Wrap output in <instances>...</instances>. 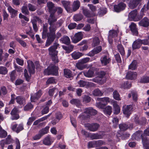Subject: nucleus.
Wrapping results in <instances>:
<instances>
[{"instance_id":"obj_30","label":"nucleus","mask_w":149,"mask_h":149,"mask_svg":"<svg viewBox=\"0 0 149 149\" xmlns=\"http://www.w3.org/2000/svg\"><path fill=\"white\" fill-rule=\"evenodd\" d=\"M117 49L118 52L122 56L125 55V52L124 48L123 45L121 44H119L117 46Z\"/></svg>"},{"instance_id":"obj_18","label":"nucleus","mask_w":149,"mask_h":149,"mask_svg":"<svg viewBox=\"0 0 149 149\" xmlns=\"http://www.w3.org/2000/svg\"><path fill=\"white\" fill-rule=\"evenodd\" d=\"M49 12L50 14H54L56 12V7L54 6V4L52 2H49L47 3Z\"/></svg>"},{"instance_id":"obj_49","label":"nucleus","mask_w":149,"mask_h":149,"mask_svg":"<svg viewBox=\"0 0 149 149\" xmlns=\"http://www.w3.org/2000/svg\"><path fill=\"white\" fill-rule=\"evenodd\" d=\"M83 18V16L81 14H77L73 17L74 20L76 21L81 20Z\"/></svg>"},{"instance_id":"obj_34","label":"nucleus","mask_w":149,"mask_h":149,"mask_svg":"<svg viewBox=\"0 0 149 149\" xmlns=\"http://www.w3.org/2000/svg\"><path fill=\"white\" fill-rule=\"evenodd\" d=\"M80 6V2L79 1L77 0L74 1L72 6V10L73 11H75L78 9Z\"/></svg>"},{"instance_id":"obj_25","label":"nucleus","mask_w":149,"mask_h":149,"mask_svg":"<svg viewBox=\"0 0 149 149\" xmlns=\"http://www.w3.org/2000/svg\"><path fill=\"white\" fill-rule=\"evenodd\" d=\"M113 106L114 108V113L116 114H118L120 112V109L119 106L117 102L115 101L113 103Z\"/></svg>"},{"instance_id":"obj_63","label":"nucleus","mask_w":149,"mask_h":149,"mask_svg":"<svg viewBox=\"0 0 149 149\" xmlns=\"http://www.w3.org/2000/svg\"><path fill=\"white\" fill-rule=\"evenodd\" d=\"M16 40L23 47H25L26 46V42L24 41L21 40L20 38H17L16 39Z\"/></svg>"},{"instance_id":"obj_6","label":"nucleus","mask_w":149,"mask_h":149,"mask_svg":"<svg viewBox=\"0 0 149 149\" xmlns=\"http://www.w3.org/2000/svg\"><path fill=\"white\" fill-rule=\"evenodd\" d=\"M84 113L87 115L86 116L85 114H83L81 115V117L83 118L84 117V118H89L91 116L96 115L97 111L92 107H89L85 109Z\"/></svg>"},{"instance_id":"obj_29","label":"nucleus","mask_w":149,"mask_h":149,"mask_svg":"<svg viewBox=\"0 0 149 149\" xmlns=\"http://www.w3.org/2000/svg\"><path fill=\"white\" fill-rule=\"evenodd\" d=\"M50 115V114H49L36 120L34 122L33 125H39L40 122L43 121L47 119L49 116Z\"/></svg>"},{"instance_id":"obj_48","label":"nucleus","mask_w":149,"mask_h":149,"mask_svg":"<svg viewBox=\"0 0 149 149\" xmlns=\"http://www.w3.org/2000/svg\"><path fill=\"white\" fill-rule=\"evenodd\" d=\"M118 35L117 32L114 30H111L109 32V38H115Z\"/></svg>"},{"instance_id":"obj_9","label":"nucleus","mask_w":149,"mask_h":149,"mask_svg":"<svg viewBox=\"0 0 149 149\" xmlns=\"http://www.w3.org/2000/svg\"><path fill=\"white\" fill-rule=\"evenodd\" d=\"M100 61L101 63L103 66H106L111 61L108 54L104 55L101 57Z\"/></svg>"},{"instance_id":"obj_56","label":"nucleus","mask_w":149,"mask_h":149,"mask_svg":"<svg viewBox=\"0 0 149 149\" xmlns=\"http://www.w3.org/2000/svg\"><path fill=\"white\" fill-rule=\"evenodd\" d=\"M15 73L16 71L15 70H13L10 72V79L12 82H13L15 79Z\"/></svg>"},{"instance_id":"obj_20","label":"nucleus","mask_w":149,"mask_h":149,"mask_svg":"<svg viewBox=\"0 0 149 149\" xmlns=\"http://www.w3.org/2000/svg\"><path fill=\"white\" fill-rule=\"evenodd\" d=\"M9 12L10 13L12 18H14L17 16L18 11L13 8L11 6H9L7 8Z\"/></svg>"},{"instance_id":"obj_16","label":"nucleus","mask_w":149,"mask_h":149,"mask_svg":"<svg viewBox=\"0 0 149 149\" xmlns=\"http://www.w3.org/2000/svg\"><path fill=\"white\" fill-rule=\"evenodd\" d=\"M137 75V74L136 72L130 71L127 72L126 78L131 80H134L136 79Z\"/></svg>"},{"instance_id":"obj_3","label":"nucleus","mask_w":149,"mask_h":149,"mask_svg":"<svg viewBox=\"0 0 149 149\" xmlns=\"http://www.w3.org/2000/svg\"><path fill=\"white\" fill-rule=\"evenodd\" d=\"M57 21V18L55 16L54 14H50L48 19V22L50 25L49 30L50 31L56 30Z\"/></svg>"},{"instance_id":"obj_36","label":"nucleus","mask_w":149,"mask_h":149,"mask_svg":"<svg viewBox=\"0 0 149 149\" xmlns=\"http://www.w3.org/2000/svg\"><path fill=\"white\" fill-rule=\"evenodd\" d=\"M70 102L72 104H74L77 107L81 105L80 101L78 99H73L70 100Z\"/></svg>"},{"instance_id":"obj_13","label":"nucleus","mask_w":149,"mask_h":149,"mask_svg":"<svg viewBox=\"0 0 149 149\" xmlns=\"http://www.w3.org/2000/svg\"><path fill=\"white\" fill-rule=\"evenodd\" d=\"M141 1V0H130L128 4L129 8L131 9H134L136 7Z\"/></svg>"},{"instance_id":"obj_22","label":"nucleus","mask_w":149,"mask_h":149,"mask_svg":"<svg viewBox=\"0 0 149 149\" xmlns=\"http://www.w3.org/2000/svg\"><path fill=\"white\" fill-rule=\"evenodd\" d=\"M141 39H138L135 40L132 45V47L133 50L140 48L142 45Z\"/></svg>"},{"instance_id":"obj_42","label":"nucleus","mask_w":149,"mask_h":149,"mask_svg":"<svg viewBox=\"0 0 149 149\" xmlns=\"http://www.w3.org/2000/svg\"><path fill=\"white\" fill-rule=\"evenodd\" d=\"M21 10L22 13L24 15H28L29 14L27 6H23Z\"/></svg>"},{"instance_id":"obj_7","label":"nucleus","mask_w":149,"mask_h":149,"mask_svg":"<svg viewBox=\"0 0 149 149\" xmlns=\"http://www.w3.org/2000/svg\"><path fill=\"white\" fill-rule=\"evenodd\" d=\"M133 110V106L132 105H125L123 107V113L127 118L131 114Z\"/></svg>"},{"instance_id":"obj_31","label":"nucleus","mask_w":149,"mask_h":149,"mask_svg":"<svg viewBox=\"0 0 149 149\" xmlns=\"http://www.w3.org/2000/svg\"><path fill=\"white\" fill-rule=\"evenodd\" d=\"M51 138L49 136H48L45 138L43 141V143L46 146H49L52 144Z\"/></svg>"},{"instance_id":"obj_26","label":"nucleus","mask_w":149,"mask_h":149,"mask_svg":"<svg viewBox=\"0 0 149 149\" xmlns=\"http://www.w3.org/2000/svg\"><path fill=\"white\" fill-rule=\"evenodd\" d=\"M137 14V10L135 9L132 11L128 15V17L129 18L135 20Z\"/></svg>"},{"instance_id":"obj_60","label":"nucleus","mask_w":149,"mask_h":149,"mask_svg":"<svg viewBox=\"0 0 149 149\" xmlns=\"http://www.w3.org/2000/svg\"><path fill=\"white\" fill-rule=\"evenodd\" d=\"M12 139L11 138V136L10 135H8L6 139L5 140V144H10L12 142Z\"/></svg>"},{"instance_id":"obj_19","label":"nucleus","mask_w":149,"mask_h":149,"mask_svg":"<svg viewBox=\"0 0 149 149\" xmlns=\"http://www.w3.org/2000/svg\"><path fill=\"white\" fill-rule=\"evenodd\" d=\"M27 62L28 64L29 71L30 74L34 73L35 67L33 62L30 60L27 61Z\"/></svg>"},{"instance_id":"obj_55","label":"nucleus","mask_w":149,"mask_h":149,"mask_svg":"<svg viewBox=\"0 0 149 149\" xmlns=\"http://www.w3.org/2000/svg\"><path fill=\"white\" fill-rule=\"evenodd\" d=\"M91 100V97L88 95H84L83 97V102L85 103H89Z\"/></svg>"},{"instance_id":"obj_61","label":"nucleus","mask_w":149,"mask_h":149,"mask_svg":"<svg viewBox=\"0 0 149 149\" xmlns=\"http://www.w3.org/2000/svg\"><path fill=\"white\" fill-rule=\"evenodd\" d=\"M33 108V106L30 102L28 103L24 107V110L25 111H28Z\"/></svg>"},{"instance_id":"obj_35","label":"nucleus","mask_w":149,"mask_h":149,"mask_svg":"<svg viewBox=\"0 0 149 149\" xmlns=\"http://www.w3.org/2000/svg\"><path fill=\"white\" fill-rule=\"evenodd\" d=\"M61 3L67 11H68V10L70 9V1H61Z\"/></svg>"},{"instance_id":"obj_50","label":"nucleus","mask_w":149,"mask_h":149,"mask_svg":"<svg viewBox=\"0 0 149 149\" xmlns=\"http://www.w3.org/2000/svg\"><path fill=\"white\" fill-rule=\"evenodd\" d=\"M93 93L95 96H101L103 95V93L98 88L94 90Z\"/></svg>"},{"instance_id":"obj_28","label":"nucleus","mask_w":149,"mask_h":149,"mask_svg":"<svg viewBox=\"0 0 149 149\" xmlns=\"http://www.w3.org/2000/svg\"><path fill=\"white\" fill-rule=\"evenodd\" d=\"M137 61L135 60L133 61L129 66V69H130L132 70H135L137 68Z\"/></svg>"},{"instance_id":"obj_43","label":"nucleus","mask_w":149,"mask_h":149,"mask_svg":"<svg viewBox=\"0 0 149 149\" xmlns=\"http://www.w3.org/2000/svg\"><path fill=\"white\" fill-rule=\"evenodd\" d=\"M62 47L66 52L68 53H70L72 50L74 48V46L71 45L68 46L63 45L62 46Z\"/></svg>"},{"instance_id":"obj_57","label":"nucleus","mask_w":149,"mask_h":149,"mask_svg":"<svg viewBox=\"0 0 149 149\" xmlns=\"http://www.w3.org/2000/svg\"><path fill=\"white\" fill-rule=\"evenodd\" d=\"M56 91H58V89L56 87H54L53 88L49 89L48 93L49 95L50 96H52L54 94V93Z\"/></svg>"},{"instance_id":"obj_62","label":"nucleus","mask_w":149,"mask_h":149,"mask_svg":"<svg viewBox=\"0 0 149 149\" xmlns=\"http://www.w3.org/2000/svg\"><path fill=\"white\" fill-rule=\"evenodd\" d=\"M33 21H34L35 23H37V21L39 23H42L41 20L37 16H34L33 17V19L31 20V22H33Z\"/></svg>"},{"instance_id":"obj_59","label":"nucleus","mask_w":149,"mask_h":149,"mask_svg":"<svg viewBox=\"0 0 149 149\" xmlns=\"http://www.w3.org/2000/svg\"><path fill=\"white\" fill-rule=\"evenodd\" d=\"M90 80L97 83H100L101 84L103 83L102 81H101V79L99 77H97L91 79Z\"/></svg>"},{"instance_id":"obj_54","label":"nucleus","mask_w":149,"mask_h":149,"mask_svg":"<svg viewBox=\"0 0 149 149\" xmlns=\"http://www.w3.org/2000/svg\"><path fill=\"white\" fill-rule=\"evenodd\" d=\"M8 70L5 67L0 66V74L5 75L7 73Z\"/></svg>"},{"instance_id":"obj_27","label":"nucleus","mask_w":149,"mask_h":149,"mask_svg":"<svg viewBox=\"0 0 149 149\" xmlns=\"http://www.w3.org/2000/svg\"><path fill=\"white\" fill-rule=\"evenodd\" d=\"M83 55L82 53L78 52H74L71 54L72 57L75 60L79 58Z\"/></svg>"},{"instance_id":"obj_32","label":"nucleus","mask_w":149,"mask_h":149,"mask_svg":"<svg viewBox=\"0 0 149 149\" xmlns=\"http://www.w3.org/2000/svg\"><path fill=\"white\" fill-rule=\"evenodd\" d=\"M76 66L78 69L82 70L86 68L87 67V65H86L83 64L79 61L76 63Z\"/></svg>"},{"instance_id":"obj_38","label":"nucleus","mask_w":149,"mask_h":149,"mask_svg":"<svg viewBox=\"0 0 149 149\" xmlns=\"http://www.w3.org/2000/svg\"><path fill=\"white\" fill-rule=\"evenodd\" d=\"M49 128V126H47L45 128L42 129L39 131V132L42 136L44 134H47L48 132Z\"/></svg>"},{"instance_id":"obj_24","label":"nucleus","mask_w":149,"mask_h":149,"mask_svg":"<svg viewBox=\"0 0 149 149\" xmlns=\"http://www.w3.org/2000/svg\"><path fill=\"white\" fill-rule=\"evenodd\" d=\"M60 41L63 43L69 45L70 43V38L68 36H64L60 39Z\"/></svg>"},{"instance_id":"obj_45","label":"nucleus","mask_w":149,"mask_h":149,"mask_svg":"<svg viewBox=\"0 0 149 149\" xmlns=\"http://www.w3.org/2000/svg\"><path fill=\"white\" fill-rule=\"evenodd\" d=\"M140 82L142 83H149V77L146 76H143L141 78Z\"/></svg>"},{"instance_id":"obj_52","label":"nucleus","mask_w":149,"mask_h":149,"mask_svg":"<svg viewBox=\"0 0 149 149\" xmlns=\"http://www.w3.org/2000/svg\"><path fill=\"white\" fill-rule=\"evenodd\" d=\"M129 127V126L128 125L125 123L120 124L119 125L120 129L122 130H127Z\"/></svg>"},{"instance_id":"obj_21","label":"nucleus","mask_w":149,"mask_h":149,"mask_svg":"<svg viewBox=\"0 0 149 149\" xmlns=\"http://www.w3.org/2000/svg\"><path fill=\"white\" fill-rule=\"evenodd\" d=\"M78 84L80 87H83L86 86H88L90 87L94 86V84L92 82H86L83 80H80L78 82Z\"/></svg>"},{"instance_id":"obj_40","label":"nucleus","mask_w":149,"mask_h":149,"mask_svg":"<svg viewBox=\"0 0 149 149\" xmlns=\"http://www.w3.org/2000/svg\"><path fill=\"white\" fill-rule=\"evenodd\" d=\"M15 99L17 102L20 105H22L25 102L24 98L22 96H17L16 97Z\"/></svg>"},{"instance_id":"obj_8","label":"nucleus","mask_w":149,"mask_h":149,"mask_svg":"<svg viewBox=\"0 0 149 149\" xmlns=\"http://www.w3.org/2000/svg\"><path fill=\"white\" fill-rule=\"evenodd\" d=\"M83 37V32H78L76 33L71 38L72 42L74 43H76L81 40L82 39Z\"/></svg>"},{"instance_id":"obj_44","label":"nucleus","mask_w":149,"mask_h":149,"mask_svg":"<svg viewBox=\"0 0 149 149\" xmlns=\"http://www.w3.org/2000/svg\"><path fill=\"white\" fill-rule=\"evenodd\" d=\"M100 43V40L97 37H95L93 38L92 45L95 47L99 44Z\"/></svg>"},{"instance_id":"obj_64","label":"nucleus","mask_w":149,"mask_h":149,"mask_svg":"<svg viewBox=\"0 0 149 149\" xmlns=\"http://www.w3.org/2000/svg\"><path fill=\"white\" fill-rule=\"evenodd\" d=\"M27 6L28 7L29 10L30 11H34L36 10V7L31 3L28 4Z\"/></svg>"},{"instance_id":"obj_47","label":"nucleus","mask_w":149,"mask_h":149,"mask_svg":"<svg viewBox=\"0 0 149 149\" xmlns=\"http://www.w3.org/2000/svg\"><path fill=\"white\" fill-rule=\"evenodd\" d=\"M132 86L131 83H129L128 81H126L122 84L121 87L124 88H129Z\"/></svg>"},{"instance_id":"obj_14","label":"nucleus","mask_w":149,"mask_h":149,"mask_svg":"<svg viewBox=\"0 0 149 149\" xmlns=\"http://www.w3.org/2000/svg\"><path fill=\"white\" fill-rule=\"evenodd\" d=\"M82 13L84 15L87 17H91L95 16V14L90 11L88 9L83 7L82 8Z\"/></svg>"},{"instance_id":"obj_23","label":"nucleus","mask_w":149,"mask_h":149,"mask_svg":"<svg viewBox=\"0 0 149 149\" xmlns=\"http://www.w3.org/2000/svg\"><path fill=\"white\" fill-rule=\"evenodd\" d=\"M42 95V91L40 90L33 95L31 96V102H35L36 100L38 99Z\"/></svg>"},{"instance_id":"obj_58","label":"nucleus","mask_w":149,"mask_h":149,"mask_svg":"<svg viewBox=\"0 0 149 149\" xmlns=\"http://www.w3.org/2000/svg\"><path fill=\"white\" fill-rule=\"evenodd\" d=\"M105 105V104L102 102H99L96 103V106L97 107L102 109H104Z\"/></svg>"},{"instance_id":"obj_53","label":"nucleus","mask_w":149,"mask_h":149,"mask_svg":"<svg viewBox=\"0 0 149 149\" xmlns=\"http://www.w3.org/2000/svg\"><path fill=\"white\" fill-rule=\"evenodd\" d=\"M113 97L115 100H120V95L117 91L115 90L113 92Z\"/></svg>"},{"instance_id":"obj_10","label":"nucleus","mask_w":149,"mask_h":149,"mask_svg":"<svg viewBox=\"0 0 149 149\" xmlns=\"http://www.w3.org/2000/svg\"><path fill=\"white\" fill-rule=\"evenodd\" d=\"M126 7V5L124 3L121 2L117 5L114 6L115 11L117 12H119L124 10Z\"/></svg>"},{"instance_id":"obj_37","label":"nucleus","mask_w":149,"mask_h":149,"mask_svg":"<svg viewBox=\"0 0 149 149\" xmlns=\"http://www.w3.org/2000/svg\"><path fill=\"white\" fill-rule=\"evenodd\" d=\"M84 75L88 77H93L94 72L91 70H89L87 71H84Z\"/></svg>"},{"instance_id":"obj_12","label":"nucleus","mask_w":149,"mask_h":149,"mask_svg":"<svg viewBox=\"0 0 149 149\" xmlns=\"http://www.w3.org/2000/svg\"><path fill=\"white\" fill-rule=\"evenodd\" d=\"M19 110L17 108H14L11 111L10 114L12 116L11 119L13 120H17L19 118V117L18 114Z\"/></svg>"},{"instance_id":"obj_41","label":"nucleus","mask_w":149,"mask_h":149,"mask_svg":"<svg viewBox=\"0 0 149 149\" xmlns=\"http://www.w3.org/2000/svg\"><path fill=\"white\" fill-rule=\"evenodd\" d=\"M133 100L134 102H136L138 99V95L137 92L134 91H131Z\"/></svg>"},{"instance_id":"obj_17","label":"nucleus","mask_w":149,"mask_h":149,"mask_svg":"<svg viewBox=\"0 0 149 149\" xmlns=\"http://www.w3.org/2000/svg\"><path fill=\"white\" fill-rule=\"evenodd\" d=\"M129 28L132 34L135 36H137L138 34V32L137 28H136V25L134 22L131 23L129 26Z\"/></svg>"},{"instance_id":"obj_33","label":"nucleus","mask_w":149,"mask_h":149,"mask_svg":"<svg viewBox=\"0 0 149 149\" xmlns=\"http://www.w3.org/2000/svg\"><path fill=\"white\" fill-rule=\"evenodd\" d=\"M112 107H111L107 106L104 109L103 112L105 114L108 115H110L112 112Z\"/></svg>"},{"instance_id":"obj_1","label":"nucleus","mask_w":149,"mask_h":149,"mask_svg":"<svg viewBox=\"0 0 149 149\" xmlns=\"http://www.w3.org/2000/svg\"><path fill=\"white\" fill-rule=\"evenodd\" d=\"M59 45L57 42H55L53 45L51 46L48 49L49 54L51 56L52 61L54 63H58L59 62L57 56L58 51L56 50Z\"/></svg>"},{"instance_id":"obj_5","label":"nucleus","mask_w":149,"mask_h":149,"mask_svg":"<svg viewBox=\"0 0 149 149\" xmlns=\"http://www.w3.org/2000/svg\"><path fill=\"white\" fill-rule=\"evenodd\" d=\"M45 75H57L58 73V68L55 65H53L51 68L48 67L44 72Z\"/></svg>"},{"instance_id":"obj_39","label":"nucleus","mask_w":149,"mask_h":149,"mask_svg":"<svg viewBox=\"0 0 149 149\" xmlns=\"http://www.w3.org/2000/svg\"><path fill=\"white\" fill-rule=\"evenodd\" d=\"M89 136L92 140L101 139L102 138V136L97 133L93 134L90 135Z\"/></svg>"},{"instance_id":"obj_4","label":"nucleus","mask_w":149,"mask_h":149,"mask_svg":"<svg viewBox=\"0 0 149 149\" xmlns=\"http://www.w3.org/2000/svg\"><path fill=\"white\" fill-rule=\"evenodd\" d=\"M132 136L135 139L137 140L141 138L143 144L149 141L146 136H145L143 133V134L142 131L139 130L136 131L133 134Z\"/></svg>"},{"instance_id":"obj_46","label":"nucleus","mask_w":149,"mask_h":149,"mask_svg":"<svg viewBox=\"0 0 149 149\" xmlns=\"http://www.w3.org/2000/svg\"><path fill=\"white\" fill-rule=\"evenodd\" d=\"M64 76L67 78H69L72 76L71 71L68 69H64Z\"/></svg>"},{"instance_id":"obj_15","label":"nucleus","mask_w":149,"mask_h":149,"mask_svg":"<svg viewBox=\"0 0 149 149\" xmlns=\"http://www.w3.org/2000/svg\"><path fill=\"white\" fill-rule=\"evenodd\" d=\"M139 24L140 26L147 27L149 26V19L145 17L139 22Z\"/></svg>"},{"instance_id":"obj_2","label":"nucleus","mask_w":149,"mask_h":149,"mask_svg":"<svg viewBox=\"0 0 149 149\" xmlns=\"http://www.w3.org/2000/svg\"><path fill=\"white\" fill-rule=\"evenodd\" d=\"M56 30L50 31L49 30V32L47 34V38L46 40L45 46L48 47L50 45L56 38L55 31Z\"/></svg>"},{"instance_id":"obj_11","label":"nucleus","mask_w":149,"mask_h":149,"mask_svg":"<svg viewBox=\"0 0 149 149\" xmlns=\"http://www.w3.org/2000/svg\"><path fill=\"white\" fill-rule=\"evenodd\" d=\"M86 127H87L88 129L90 131L95 132L100 127V125L97 123L88 124L86 125Z\"/></svg>"},{"instance_id":"obj_51","label":"nucleus","mask_w":149,"mask_h":149,"mask_svg":"<svg viewBox=\"0 0 149 149\" xmlns=\"http://www.w3.org/2000/svg\"><path fill=\"white\" fill-rule=\"evenodd\" d=\"M7 134L6 132L3 130L0 126V137L1 138H4L7 136Z\"/></svg>"}]
</instances>
